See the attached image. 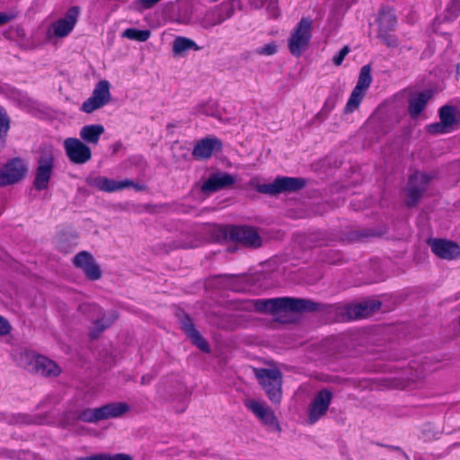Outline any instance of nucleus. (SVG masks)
<instances>
[{
    "label": "nucleus",
    "instance_id": "obj_11",
    "mask_svg": "<svg viewBox=\"0 0 460 460\" xmlns=\"http://www.w3.org/2000/svg\"><path fill=\"white\" fill-rule=\"evenodd\" d=\"M332 399V394L330 390L323 389L315 394L308 406L309 424H314L327 411Z\"/></svg>",
    "mask_w": 460,
    "mask_h": 460
},
{
    "label": "nucleus",
    "instance_id": "obj_7",
    "mask_svg": "<svg viewBox=\"0 0 460 460\" xmlns=\"http://www.w3.org/2000/svg\"><path fill=\"white\" fill-rule=\"evenodd\" d=\"M313 22L310 18H302L289 39V50L296 57H299L308 46L312 37Z\"/></svg>",
    "mask_w": 460,
    "mask_h": 460
},
{
    "label": "nucleus",
    "instance_id": "obj_1",
    "mask_svg": "<svg viewBox=\"0 0 460 460\" xmlns=\"http://www.w3.org/2000/svg\"><path fill=\"white\" fill-rule=\"evenodd\" d=\"M256 311L279 314L288 312L314 311L316 304L301 298L279 297L271 299H258L252 301Z\"/></svg>",
    "mask_w": 460,
    "mask_h": 460
},
{
    "label": "nucleus",
    "instance_id": "obj_40",
    "mask_svg": "<svg viewBox=\"0 0 460 460\" xmlns=\"http://www.w3.org/2000/svg\"><path fill=\"white\" fill-rule=\"evenodd\" d=\"M13 15L6 13H0V26L7 23L12 19H13Z\"/></svg>",
    "mask_w": 460,
    "mask_h": 460
},
{
    "label": "nucleus",
    "instance_id": "obj_17",
    "mask_svg": "<svg viewBox=\"0 0 460 460\" xmlns=\"http://www.w3.org/2000/svg\"><path fill=\"white\" fill-rule=\"evenodd\" d=\"M84 311H87L88 317L91 319L94 325L93 332H91L92 338H96L98 333L108 328L116 319L117 314L114 312L105 314L101 318V308L96 305H89L82 307Z\"/></svg>",
    "mask_w": 460,
    "mask_h": 460
},
{
    "label": "nucleus",
    "instance_id": "obj_13",
    "mask_svg": "<svg viewBox=\"0 0 460 460\" xmlns=\"http://www.w3.org/2000/svg\"><path fill=\"white\" fill-rule=\"evenodd\" d=\"M244 405L264 425L274 430L279 429V422L274 411L264 402L254 399H249L245 401Z\"/></svg>",
    "mask_w": 460,
    "mask_h": 460
},
{
    "label": "nucleus",
    "instance_id": "obj_5",
    "mask_svg": "<svg viewBox=\"0 0 460 460\" xmlns=\"http://www.w3.org/2000/svg\"><path fill=\"white\" fill-rule=\"evenodd\" d=\"M128 411L125 402H111L99 408L84 409L78 413V420L84 422H97L110 418H117Z\"/></svg>",
    "mask_w": 460,
    "mask_h": 460
},
{
    "label": "nucleus",
    "instance_id": "obj_18",
    "mask_svg": "<svg viewBox=\"0 0 460 460\" xmlns=\"http://www.w3.org/2000/svg\"><path fill=\"white\" fill-rule=\"evenodd\" d=\"M227 234L230 239L245 246L258 247L261 245V238L257 232L250 226H234L229 227Z\"/></svg>",
    "mask_w": 460,
    "mask_h": 460
},
{
    "label": "nucleus",
    "instance_id": "obj_21",
    "mask_svg": "<svg viewBox=\"0 0 460 460\" xmlns=\"http://www.w3.org/2000/svg\"><path fill=\"white\" fill-rule=\"evenodd\" d=\"M74 263L92 280L99 279L102 277L100 267L94 261L93 257L86 252H81L76 254L74 258Z\"/></svg>",
    "mask_w": 460,
    "mask_h": 460
},
{
    "label": "nucleus",
    "instance_id": "obj_15",
    "mask_svg": "<svg viewBox=\"0 0 460 460\" xmlns=\"http://www.w3.org/2000/svg\"><path fill=\"white\" fill-rule=\"evenodd\" d=\"M378 37L381 38L388 47H395L397 40L394 36L388 34L397 23L395 14L392 9H383L377 18Z\"/></svg>",
    "mask_w": 460,
    "mask_h": 460
},
{
    "label": "nucleus",
    "instance_id": "obj_8",
    "mask_svg": "<svg viewBox=\"0 0 460 460\" xmlns=\"http://www.w3.org/2000/svg\"><path fill=\"white\" fill-rule=\"evenodd\" d=\"M80 14V9L77 6L71 7L64 15V17L58 19L48 28L47 36L49 39L53 38H65L75 28L78 17Z\"/></svg>",
    "mask_w": 460,
    "mask_h": 460
},
{
    "label": "nucleus",
    "instance_id": "obj_27",
    "mask_svg": "<svg viewBox=\"0 0 460 460\" xmlns=\"http://www.w3.org/2000/svg\"><path fill=\"white\" fill-rule=\"evenodd\" d=\"M181 328L184 332L191 339L192 342L202 351H208L209 347L206 341L201 337L199 332L195 329L193 323L189 317L181 321Z\"/></svg>",
    "mask_w": 460,
    "mask_h": 460
},
{
    "label": "nucleus",
    "instance_id": "obj_34",
    "mask_svg": "<svg viewBox=\"0 0 460 460\" xmlns=\"http://www.w3.org/2000/svg\"><path fill=\"white\" fill-rule=\"evenodd\" d=\"M10 128V119L5 111L0 107V137L5 136Z\"/></svg>",
    "mask_w": 460,
    "mask_h": 460
},
{
    "label": "nucleus",
    "instance_id": "obj_37",
    "mask_svg": "<svg viewBox=\"0 0 460 460\" xmlns=\"http://www.w3.org/2000/svg\"><path fill=\"white\" fill-rule=\"evenodd\" d=\"M11 326L9 323L2 316H0V336L9 333Z\"/></svg>",
    "mask_w": 460,
    "mask_h": 460
},
{
    "label": "nucleus",
    "instance_id": "obj_42",
    "mask_svg": "<svg viewBox=\"0 0 460 460\" xmlns=\"http://www.w3.org/2000/svg\"><path fill=\"white\" fill-rule=\"evenodd\" d=\"M149 379L147 380V378H146V376H143L142 377V383L145 384L146 382H148Z\"/></svg>",
    "mask_w": 460,
    "mask_h": 460
},
{
    "label": "nucleus",
    "instance_id": "obj_33",
    "mask_svg": "<svg viewBox=\"0 0 460 460\" xmlns=\"http://www.w3.org/2000/svg\"><path fill=\"white\" fill-rule=\"evenodd\" d=\"M77 460H132V458L126 454H115V455H95L87 457H81Z\"/></svg>",
    "mask_w": 460,
    "mask_h": 460
},
{
    "label": "nucleus",
    "instance_id": "obj_25",
    "mask_svg": "<svg viewBox=\"0 0 460 460\" xmlns=\"http://www.w3.org/2000/svg\"><path fill=\"white\" fill-rule=\"evenodd\" d=\"M235 179L229 173L217 172L211 175L202 185L205 193H211L234 184Z\"/></svg>",
    "mask_w": 460,
    "mask_h": 460
},
{
    "label": "nucleus",
    "instance_id": "obj_6",
    "mask_svg": "<svg viewBox=\"0 0 460 460\" xmlns=\"http://www.w3.org/2000/svg\"><path fill=\"white\" fill-rule=\"evenodd\" d=\"M372 83L371 67L368 65L363 66L360 69L358 82L352 90L345 106L346 113H352L359 107L367 89Z\"/></svg>",
    "mask_w": 460,
    "mask_h": 460
},
{
    "label": "nucleus",
    "instance_id": "obj_14",
    "mask_svg": "<svg viewBox=\"0 0 460 460\" xmlns=\"http://www.w3.org/2000/svg\"><path fill=\"white\" fill-rule=\"evenodd\" d=\"M26 172L27 167L22 159H12L0 171V186L18 182L25 176Z\"/></svg>",
    "mask_w": 460,
    "mask_h": 460
},
{
    "label": "nucleus",
    "instance_id": "obj_39",
    "mask_svg": "<svg viewBox=\"0 0 460 460\" xmlns=\"http://www.w3.org/2000/svg\"><path fill=\"white\" fill-rule=\"evenodd\" d=\"M333 107L334 102L327 100L319 114H327L333 109Z\"/></svg>",
    "mask_w": 460,
    "mask_h": 460
},
{
    "label": "nucleus",
    "instance_id": "obj_38",
    "mask_svg": "<svg viewBox=\"0 0 460 460\" xmlns=\"http://www.w3.org/2000/svg\"><path fill=\"white\" fill-rule=\"evenodd\" d=\"M276 50H277V46L273 43H270V44H267L264 47H262L259 52L261 54H264V55H272L276 52Z\"/></svg>",
    "mask_w": 460,
    "mask_h": 460
},
{
    "label": "nucleus",
    "instance_id": "obj_2",
    "mask_svg": "<svg viewBox=\"0 0 460 460\" xmlns=\"http://www.w3.org/2000/svg\"><path fill=\"white\" fill-rule=\"evenodd\" d=\"M19 363L29 371L44 376H56L60 373V367L56 362L32 351L23 352Z\"/></svg>",
    "mask_w": 460,
    "mask_h": 460
},
{
    "label": "nucleus",
    "instance_id": "obj_10",
    "mask_svg": "<svg viewBox=\"0 0 460 460\" xmlns=\"http://www.w3.org/2000/svg\"><path fill=\"white\" fill-rule=\"evenodd\" d=\"M110 87L111 84L107 80L98 82L92 95L83 102L81 111L85 113H92L108 104L111 100Z\"/></svg>",
    "mask_w": 460,
    "mask_h": 460
},
{
    "label": "nucleus",
    "instance_id": "obj_20",
    "mask_svg": "<svg viewBox=\"0 0 460 460\" xmlns=\"http://www.w3.org/2000/svg\"><path fill=\"white\" fill-rule=\"evenodd\" d=\"M89 186L105 192H114L134 185L130 180L115 181L104 176L89 177L86 180Z\"/></svg>",
    "mask_w": 460,
    "mask_h": 460
},
{
    "label": "nucleus",
    "instance_id": "obj_31",
    "mask_svg": "<svg viewBox=\"0 0 460 460\" xmlns=\"http://www.w3.org/2000/svg\"><path fill=\"white\" fill-rule=\"evenodd\" d=\"M151 32L149 30H138L135 28H129L123 31L122 36L140 42L146 41L150 38Z\"/></svg>",
    "mask_w": 460,
    "mask_h": 460
},
{
    "label": "nucleus",
    "instance_id": "obj_4",
    "mask_svg": "<svg viewBox=\"0 0 460 460\" xmlns=\"http://www.w3.org/2000/svg\"><path fill=\"white\" fill-rule=\"evenodd\" d=\"M255 376L269 399L274 403H279L282 395V375L280 371L276 368H260L255 369Z\"/></svg>",
    "mask_w": 460,
    "mask_h": 460
},
{
    "label": "nucleus",
    "instance_id": "obj_23",
    "mask_svg": "<svg viewBox=\"0 0 460 460\" xmlns=\"http://www.w3.org/2000/svg\"><path fill=\"white\" fill-rule=\"evenodd\" d=\"M221 141L214 137H205L199 140L194 146L192 155L196 159H208L214 152L220 151Z\"/></svg>",
    "mask_w": 460,
    "mask_h": 460
},
{
    "label": "nucleus",
    "instance_id": "obj_12",
    "mask_svg": "<svg viewBox=\"0 0 460 460\" xmlns=\"http://www.w3.org/2000/svg\"><path fill=\"white\" fill-rule=\"evenodd\" d=\"M66 155L69 161L75 164H84L92 157L89 146L75 137H68L63 143Z\"/></svg>",
    "mask_w": 460,
    "mask_h": 460
},
{
    "label": "nucleus",
    "instance_id": "obj_16",
    "mask_svg": "<svg viewBox=\"0 0 460 460\" xmlns=\"http://www.w3.org/2000/svg\"><path fill=\"white\" fill-rule=\"evenodd\" d=\"M54 166V158L50 153L41 155L35 173L33 185L36 190H43L49 186Z\"/></svg>",
    "mask_w": 460,
    "mask_h": 460
},
{
    "label": "nucleus",
    "instance_id": "obj_32",
    "mask_svg": "<svg viewBox=\"0 0 460 460\" xmlns=\"http://www.w3.org/2000/svg\"><path fill=\"white\" fill-rule=\"evenodd\" d=\"M195 113L216 117L217 114V103L212 100L200 103L195 107Z\"/></svg>",
    "mask_w": 460,
    "mask_h": 460
},
{
    "label": "nucleus",
    "instance_id": "obj_28",
    "mask_svg": "<svg viewBox=\"0 0 460 460\" xmlns=\"http://www.w3.org/2000/svg\"><path fill=\"white\" fill-rule=\"evenodd\" d=\"M430 97L431 93L429 91H425L419 93L411 98L409 112L412 118H417L420 114Z\"/></svg>",
    "mask_w": 460,
    "mask_h": 460
},
{
    "label": "nucleus",
    "instance_id": "obj_41",
    "mask_svg": "<svg viewBox=\"0 0 460 460\" xmlns=\"http://www.w3.org/2000/svg\"><path fill=\"white\" fill-rule=\"evenodd\" d=\"M149 379L147 380V378H146V376H143L142 377V383L145 384L146 382H148Z\"/></svg>",
    "mask_w": 460,
    "mask_h": 460
},
{
    "label": "nucleus",
    "instance_id": "obj_36",
    "mask_svg": "<svg viewBox=\"0 0 460 460\" xmlns=\"http://www.w3.org/2000/svg\"><path fill=\"white\" fill-rule=\"evenodd\" d=\"M269 14L272 17H277L279 15V6L277 0H270L265 5Z\"/></svg>",
    "mask_w": 460,
    "mask_h": 460
},
{
    "label": "nucleus",
    "instance_id": "obj_9",
    "mask_svg": "<svg viewBox=\"0 0 460 460\" xmlns=\"http://www.w3.org/2000/svg\"><path fill=\"white\" fill-rule=\"evenodd\" d=\"M235 3L238 0H226L220 5L207 10L200 18L199 24L205 29L220 24L234 14Z\"/></svg>",
    "mask_w": 460,
    "mask_h": 460
},
{
    "label": "nucleus",
    "instance_id": "obj_24",
    "mask_svg": "<svg viewBox=\"0 0 460 460\" xmlns=\"http://www.w3.org/2000/svg\"><path fill=\"white\" fill-rule=\"evenodd\" d=\"M431 251L439 258L453 260L460 255V247L450 241L435 239L430 242Z\"/></svg>",
    "mask_w": 460,
    "mask_h": 460
},
{
    "label": "nucleus",
    "instance_id": "obj_30",
    "mask_svg": "<svg viewBox=\"0 0 460 460\" xmlns=\"http://www.w3.org/2000/svg\"><path fill=\"white\" fill-rule=\"evenodd\" d=\"M190 49L199 50L200 48L190 39L181 36L175 38L172 43V51L174 55H181Z\"/></svg>",
    "mask_w": 460,
    "mask_h": 460
},
{
    "label": "nucleus",
    "instance_id": "obj_22",
    "mask_svg": "<svg viewBox=\"0 0 460 460\" xmlns=\"http://www.w3.org/2000/svg\"><path fill=\"white\" fill-rule=\"evenodd\" d=\"M440 122L428 126V130L434 134H444L453 130L456 123L455 109L450 106H444L439 111Z\"/></svg>",
    "mask_w": 460,
    "mask_h": 460
},
{
    "label": "nucleus",
    "instance_id": "obj_44",
    "mask_svg": "<svg viewBox=\"0 0 460 460\" xmlns=\"http://www.w3.org/2000/svg\"><path fill=\"white\" fill-rule=\"evenodd\" d=\"M453 4H459L460 5V0H454Z\"/></svg>",
    "mask_w": 460,
    "mask_h": 460
},
{
    "label": "nucleus",
    "instance_id": "obj_43",
    "mask_svg": "<svg viewBox=\"0 0 460 460\" xmlns=\"http://www.w3.org/2000/svg\"><path fill=\"white\" fill-rule=\"evenodd\" d=\"M456 71H457V74L460 75V65L457 66Z\"/></svg>",
    "mask_w": 460,
    "mask_h": 460
},
{
    "label": "nucleus",
    "instance_id": "obj_29",
    "mask_svg": "<svg viewBox=\"0 0 460 460\" xmlns=\"http://www.w3.org/2000/svg\"><path fill=\"white\" fill-rule=\"evenodd\" d=\"M104 132V128L101 124H92L84 126L80 129V137L89 144L96 145L99 142L101 136Z\"/></svg>",
    "mask_w": 460,
    "mask_h": 460
},
{
    "label": "nucleus",
    "instance_id": "obj_35",
    "mask_svg": "<svg viewBox=\"0 0 460 460\" xmlns=\"http://www.w3.org/2000/svg\"><path fill=\"white\" fill-rule=\"evenodd\" d=\"M350 49L348 46H344L338 54H336L333 58L332 62L336 66H340L346 56L349 53Z\"/></svg>",
    "mask_w": 460,
    "mask_h": 460
},
{
    "label": "nucleus",
    "instance_id": "obj_26",
    "mask_svg": "<svg viewBox=\"0 0 460 460\" xmlns=\"http://www.w3.org/2000/svg\"><path fill=\"white\" fill-rule=\"evenodd\" d=\"M379 302H364L349 305L346 308L349 319L365 318L379 309Z\"/></svg>",
    "mask_w": 460,
    "mask_h": 460
},
{
    "label": "nucleus",
    "instance_id": "obj_3",
    "mask_svg": "<svg viewBox=\"0 0 460 460\" xmlns=\"http://www.w3.org/2000/svg\"><path fill=\"white\" fill-rule=\"evenodd\" d=\"M250 185L260 193L275 195L285 191H295L302 189L305 181L301 178L278 177L270 183L260 184L257 179H252Z\"/></svg>",
    "mask_w": 460,
    "mask_h": 460
},
{
    "label": "nucleus",
    "instance_id": "obj_19",
    "mask_svg": "<svg viewBox=\"0 0 460 460\" xmlns=\"http://www.w3.org/2000/svg\"><path fill=\"white\" fill-rule=\"evenodd\" d=\"M430 179L431 177L429 174L420 172L410 177L406 188L408 206H414L417 203Z\"/></svg>",
    "mask_w": 460,
    "mask_h": 460
}]
</instances>
